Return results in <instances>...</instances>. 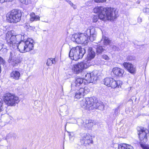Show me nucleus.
<instances>
[{
    "instance_id": "nucleus-1",
    "label": "nucleus",
    "mask_w": 149,
    "mask_h": 149,
    "mask_svg": "<svg viewBox=\"0 0 149 149\" xmlns=\"http://www.w3.org/2000/svg\"><path fill=\"white\" fill-rule=\"evenodd\" d=\"M26 37L21 34L15 35L13 32L8 31L5 35V40L11 49L16 48L21 53L29 52L34 48V42L30 38H24Z\"/></svg>"
},
{
    "instance_id": "nucleus-2",
    "label": "nucleus",
    "mask_w": 149,
    "mask_h": 149,
    "mask_svg": "<svg viewBox=\"0 0 149 149\" xmlns=\"http://www.w3.org/2000/svg\"><path fill=\"white\" fill-rule=\"evenodd\" d=\"M118 16V11L116 9L112 8H105L104 13L99 15V18L103 21L107 20L113 21Z\"/></svg>"
},
{
    "instance_id": "nucleus-3",
    "label": "nucleus",
    "mask_w": 149,
    "mask_h": 149,
    "mask_svg": "<svg viewBox=\"0 0 149 149\" xmlns=\"http://www.w3.org/2000/svg\"><path fill=\"white\" fill-rule=\"evenodd\" d=\"M85 54L84 48L77 46L72 48L70 51L69 56L70 58L75 61L82 58Z\"/></svg>"
},
{
    "instance_id": "nucleus-4",
    "label": "nucleus",
    "mask_w": 149,
    "mask_h": 149,
    "mask_svg": "<svg viewBox=\"0 0 149 149\" xmlns=\"http://www.w3.org/2000/svg\"><path fill=\"white\" fill-rule=\"evenodd\" d=\"M138 134L140 141V145L143 149H149V145L143 143H145L147 141V136L148 133V130L146 128H139L138 129Z\"/></svg>"
},
{
    "instance_id": "nucleus-5",
    "label": "nucleus",
    "mask_w": 149,
    "mask_h": 149,
    "mask_svg": "<svg viewBox=\"0 0 149 149\" xmlns=\"http://www.w3.org/2000/svg\"><path fill=\"white\" fill-rule=\"evenodd\" d=\"M3 100L6 104L11 106H15L19 101V98L17 96L9 93L4 95Z\"/></svg>"
},
{
    "instance_id": "nucleus-6",
    "label": "nucleus",
    "mask_w": 149,
    "mask_h": 149,
    "mask_svg": "<svg viewBox=\"0 0 149 149\" xmlns=\"http://www.w3.org/2000/svg\"><path fill=\"white\" fill-rule=\"evenodd\" d=\"M22 14L18 11L12 10L6 15L7 19L10 23H16L21 19Z\"/></svg>"
},
{
    "instance_id": "nucleus-7",
    "label": "nucleus",
    "mask_w": 149,
    "mask_h": 149,
    "mask_svg": "<svg viewBox=\"0 0 149 149\" xmlns=\"http://www.w3.org/2000/svg\"><path fill=\"white\" fill-rule=\"evenodd\" d=\"M85 34L82 33L74 34L71 36V40L77 43L86 45L88 42V36Z\"/></svg>"
},
{
    "instance_id": "nucleus-8",
    "label": "nucleus",
    "mask_w": 149,
    "mask_h": 149,
    "mask_svg": "<svg viewBox=\"0 0 149 149\" xmlns=\"http://www.w3.org/2000/svg\"><path fill=\"white\" fill-rule=\"evenodd\" d=\"M90 66L91 64L89 63H88L84 61L83 62L74 65L72 70L74 73L77 74Z\"/></svg>"
},
{
    "instance_id": "nucleus-9",
    "label": "nucleus",
    "mask_w": 149,
    "mask_h": 149,
    "mask_svg": "<svg viewBox=\"0 0 149 149\" xmlns=\"http://www.w3.org/2000/svg\"><path fill=\"white\" fill-rule=\"evenodd\" d=\"M98 71L94 70L90 73H87L85 75L84 83L88 84L90 83H95L97 79Z\"/></svg>"
},
{
    "instance_id": "nucleus-10",
    "label": "nucleus",
    "mask_w": 149,
    "mask_h": 149,
    "mask_svg": "<svg viewBox=\"0 0 149 149\" xmlns=\"http://www.w3.org/2000/svg\"><path fill=\"white\" fill-rule=\"evenodd\" d=\"M85 53L86 51H88V54L86 58L84 61L88 63H89L92 65L93 64L92 63L91 60L93 59L95 56V53L93 50L92 48L88 46H86L84 48Z\"/></svg>"
},
{
    "instance_id": "nucleus-11",
    "label": "nucleus",
    "mask_w": 149,
    "mask_h": 149,
    "mask_svg": "<svg viewBox=\"0 0 149 149\" xmlns=\"http://www.w3.org/2000/svg\"><path fill=\"white\" fill-rule=\"evenodd\" d=\"M78 125L81 127L87 128L88 129H91L94 125L93 121L91 120H82L79 119L76 121Z\"/></svg>"
},
{
    "instance_id": "nucleus-12",
    "label": "nucleus",
    "mask_w": 149,
    "mask_h": 149,
    "mask_svg": "<svg viewBox=\"0 0 149 149\" xmlns=\"http://www.w3.org/2000/svg\"><path fill=\"white\" fill-rule=\"evenodd\" d=\"M81 136L80 141L82 144L87 145L93 143L92 137L89 134H81Z\"/></svg>"
},
{
    "instance_id": "nucleus-13",
    "label": "nucleus",
    "mask_w": 149,
    "mask_h": 149,
    "mask_svg": "<svg viewBox=\"0 0 149 149\" xmlns=\"http://www.w3.org/2000/svg\"><path fill=\"white\" fill-rule=\"evenodd\" d=\"M85 33L88 36V37H89V40L91 41L92 42L95 40L96 37V33L94 28L92 27L89 29H87L85 31Z\"/></svg>"
},
{
    "instance_id": "nucleus-14",
    "label": "nucleus",
    "mask_w": 149,
    "mask_h": 149,
    "mask_svg": "<svg viewBox=\"0 0 149 149\" xmlns=\"http://www.w3.org/2000/svg\"><path fill=\"white\" fill-rule=\"evenodd\" d=\"M123 65L127 70L131 74H134L136 71V67L132 63H130L124 62Z\"/></svg>"
},
{
    "instance_id": "nucleus-15",
    "label": "nucleus",
    "mask_w": 149,
    "mask_h": 149,
    "mask_svg": "<svg viewBox=\"0 0 149 149\" xmlns=\"http://www.w3.org/2000/svg\"><path fill=\"white\" fill-rule=\"evenodd\" d=\"M84 79L81 78H76L75 82L71 85V90H74L77 89L84 82Z\"/></svg>"
},
{
    "instance_id": "nucleus-16",
    "label": "nucleus",
    "mask_w": 149,
    "mask_h": 149,
    "mask_svg": "<svg viewBox=\"0 0 149 149\" xmlns=\"http://www.w3.org/2000/svg\"><path fill=\"white\" fill-rule=\"evenodd\" d=\"M86 88H87L86 87L84 88H81L79 90L77 91L75 93V97L79 99L84 96L85 94H87L89 90L87 91L86 89Z\"/></svg>"
},
{
    "instance_id": "nucleus-17",
    "label": "nucleus",
    "mask_w": 149,
    "mask_h": 149,
    "mask_svg": "<svg viewBox=\"0 0 149 149\" xmlns=\"http://www.w3.org/2000/svg\"><path fill=\"white\" fill-rule=\"evenodd\" d=\"M112 71L115 75L118 77H122L124 72V70L118 67L113 68Z\"/></svg>"
},
{
    "instance_id": "nucleus-18",
    "label": "nucleus",
    "mask_w": 149,
    "mask_h": 149,
    "mask_svg": "<svg viewBox=\"0 0 149 149\" xmlns=\"http://www.w3.org/2000/svg\"><path fill=\"white\" fill-rule=\"evenodd\" d=\"M10 77L13 79L18 80L20 77V74L19 71L14 70L10 73Z\"/></svg>"
},
{
    "instance_id": "nucleus-19",
    "label": "nucleus",
    "mask_w": 149,
    "mask_h": 149,
    "mask_svg": "<svg viewBox=\"0 0 149 149\" xmlns=\"http://www.w3.org/2000/svg\"><path fill=\"white\" fill-rule=\"evenodd\" d=\"M92 99H89L88 97L86 98H84L81 101H80V104L81 107L85 109H87L88 107L87 103L86 102L92 101Z\"/></svg>"
},
{
    "instance_id": "nucleus-20",
    "label": "nucleus",
    "mask_w": 149,
    "mask_h": 149,
    "mask_svg": "<svg viewBox=\"0 0 149 149\" xmlns=\"http://www.w3.org/2000/svg\"><path fill=\"white\" fill-rule=\"evenodd\" d=\"M105 8H103L102 6L96 7L93 9V12L95 13H99L98 17L99 18V15L100 14L104 13Z\"/></svg>"
},
{
    "instance_id": "nucleus-21",
    "label": "nucleus",
    "mask_w": 149,
    "mask_h": 149,
    "mask_svg": "<svg viewBox=\"0 0 149 149\" xmlns=\"http://www.w3.org/2000/svg\"><path fill=\"white\" fill-rule=\"evenodd\" d=\"M111 82H112V83L111 87L113 88H115L117 87L119 88L120 86H121V85L122 84V82L121 81H116L113 78Z\"/></svg>"
},
{
    "instance_id": "nucleus-22",
    "label": "nucleus",
    "mask_w": 149,
    "mask_h": 149,
    "mask_svg": "<svg viewBox=\"0 0 149 149\" xmlns=\"http://www.w3.org/2000/svg\"><path fill=\"white\" fill-rule=\"evenodd\" d=\"M30 20L31 22L36 21L40 20V17L38 15H36L34 13H31L30 15Z\"/></svg>"
},
{
    "instance_id": "nucleus-23",
    "label": "nucleus",
    "mask_w": 149,
    "mask_h": 149,
    "mask_svg": "<svg viewBox=\"0 0 149 149\" xmlns=\"http://www.w3.org/2000/svg\"><path fill=\"white\" fill-rule=\"evenodd\" d=\"M118 149H133V148L130 145L123 143L118 145Z\"/></svg>"
},
{
    "instance_id": "nucleus-24",
    "label": "nucleus",
    "mask_w": 149,
    "mask_h": 149,
    "mask_svg": "<svg viewBox=\"0 0 149 149\" xmlns=\"http://www.w3.org/2000/svg\"><path fill=\"white\" fill-rule=\"evenodd\" d=\"M88 98L92 99V101L88 102H86V103L87 104L88 107H87V109H89V110H91L93 109V104H94V99L95 98H93V97H88Z\"/></svg>"
},
{
    "instance_id": "nucleus-25",
    "label": "nucleus",
    "mask_w": 149,
    "mask_h": 149,
    "mask_svg": "<svg viewBox=\"0 0 149 149\" xmlns=\"http://www.w3.org/2000/svg\"><path fill=\"white\" fill-rule=\"evenodd\" d=\"M96 48V52L97 54H101L104 51L106 50L104 46H100V45H97Z\"/></svg>"
},
{
    "instance_id": "nucleus-26",
    "label": "nucleus",
    "mask_w": 149,
    "mask_h": 149,
    "mask_svg": "<svg viewBox=\"0 0 149 149\" xmlns=\"http://www.w3.org/2000/svg\"><path fill=\"white\" fill-rule=\"evenodd\" d=\"M103 41L104 45L105 46L110 45L111 42L109 38L104 36H102V39L101 40V41Z\"/></svg>"
},
{
    "instance_id": "nucleus-27",
    "label": "nucleus",
    "mask_w": 149,
    "mask_h": 149,
    "mask_svg": "<svg viewBox=\"0 0 149 149\" xmlns=\"http://www.w3.org/2000/svg\"><path fill=\"white\" fill-rule=\"evenodd\" d=\"M15 53L13 51H11L10 52L8 62L9 63H11L12 61L14 60V58H15Z\"/></svg>"
},
{
    "instance_id": "nucleus-28",
    "label": "nucleus",
    "mask_w": 149,
    "mask_h": 149,
    "mask_svg": "<svg viewBox=\"0 0 149 149\" xmlns=\"http://www.w3.org/2000/svg\"><path fill=\"white\" fill-rule=\"evenodd\" d=\"M56 63V61L54 58H51L47 60L46 64L48 66H50L53 64H55Z\"/></svg>"
},
{
    "instance_id": "nucleus-29",
    "label": "nucleus",
    "mask_w": 149,
    "mask_h": 149,
    "mask_svg": "<svg viewBox=\"0 0 149 149\" xmlns=\"http://www.w3.org/2000/svg\"><path fill=\"white\" fill-rule=\"evenodd\" d=\"M112 79V78H105L104 81V84L108 86L109 85H110V82H111Z\"/></svg>"
},
{
    "instance_id": "nucleus-30",
    "label": "nucleus",
    "mask_w": 149,
    "mask_h": 149,
    "mask_svg": "<svg viewBox=\"0 0 149 149\" xmlns=\"http://www.w3.org/2000/svg\"><path fill=\"white\" fill-rule=\"evenodd\" d=\"M102 102L99 101L97 102H96L95 101L94 102V104H93V109L95 108V109H97L98 108L99 106L101 104V103H102Z\"/></svg>"
},
{
    "instance_id": "nucleus-31",
    "label": "nucleus",
    "mask_w": 149,
    "mask_h": 149,
    "mask_svg": "<svg viewBox=\"0 0 149 149\" xmlns=\"http://www.w3.org/2000/svg\"><path fill=\"white\" fill-rule=\"evenodd\" d=\"M21 3L26 5L30 4L31 2V0H19Z\"/></svg>"
},
{
    "instance_id": "nucleus-32",
    "label": "nucleus",
    "mask_w": 149,
    "mask_h": 149,
    "mask_svg": "<svg viewBox=\"0 0 149 149\" xmlns=\"http://www.w3.org/2000/svg\"><path fill=\"white\" fill-rule=\"evenodd\" d=\"M5 63V61L1 57H0V73L1 72V64L4 65Z\"/></svg>"
},
{
    "instance_id": "nucleus-33",
    "label": "nucleus",
    "mask_w": 149,
    "mask_h": 149,
    "mask_svg": "<svg viewBox=\"0 0 149 149\" xmlns=\"http://www.w3.org/2000/svg\"><path fill=\"white\" fill-rule=\"evenodd\" d=\"M3 102L2 100L0 99V112L3 110Z\"/></svg>"
},
{
    "instance_id": "nucleus-34",
    "label": "nucleus",
    "mask_w": 149,
    "mask_h": 149,
    "mask_svg": "<svg viewBox=\"0 0 149 149\" xmlns=\"http://www.w3.org/2000/svg\"><path fill=\"white\" fill-rule=\"evenodd\" d=\"M18 63V62L17 61H15L14 60L12 61V62L11 63H10L11 65H12L13 66H15L17 65V63Z\"/></svg>"
},
{
    "instance_id": "nucleus-35",
    "label": "nucleus",
    "mask_w": 149,
    "mask_h": 149,
    "mask_svg": "<svg viewBox=\"0 0 149 149\" xmlns=\"http://www.w3.org/2000/svg\"><path fill=\"white\" fill-rule=\"evenodd\" d=\"M99 18H100L98 17V16L95 15L93 18V22H96L97 21L98 19Z\"/></svg>"
},
{
    "instance_id": "nucleus-36",
    "label": "nucleus",
    "mask_w": 149,
    "mask_h": 149,
    "mask_svg": "<svg viewBox=\"0 0 149 149\" xmlns=\"http://www.w3.org/2000/svg\"><path fill=\"white\" fill-rule=\"evenodd\" d=\"M104 108V106L102 102L101 103V104L99 106L98 108H97L100 110H103Z\"/></svg>"
},
{
    "instance_id": "nucleus-37",
    "label": "nucleus",
    "mask_w": 149,
    "mask_h": 149,
    "mask_svg": "<svg viewBox=\"0 0 149 149\" xmlns=\"http://www.w3.org/2000/svg\"><path fill=\"white\" fill-rule=\"evenodd\" d=\"M143 12L149 15V8H145L143 9Z\"/></svg>"
},
{
    "instance_id": "nucleus-38",
    "label": "nucleus",
    "mask_w": 149,
    "mask_h": 149,
    "mask_svg": "<svg viewBox=\"0 0 149 149\" xmlns=\"http://www.w3.org/2000/svg\"><path fill=\"white\" fill-rule=\"evenodd\" d=\"M102 58L107 61H109V57L106 55H102Z\"/></svg>"
},
{
    "instance_id": "nucleus-39",
    "label": "nucleus",
    "mask_w": 149,
    "mask_h": 149,
    "mask_svg": "<svg viewBox=\"0 0 149 149\" xmlns=\"http://www.w3.org/2000/svg\"><path fill=\"white\" fill-rule=\"evenodd\" d=\"M14 135V134L12 133H10L8 134L6 136V139H10V138L12 137Z\"/></svg>"
},
{
    "instance_id": "nucleus-40",
    "label": "nucleus",
    "mask_w": 149,
    "mask_h": 149,
    "mask_svg": "<svg viewBox=\"0 0 149 149\" xmlns=\"http://www.w3.org/2000/svg\"><path fill=\"white\" fill-rule=\"evenodd\" d=\"M107 0H94V1L97 3H104L106 2Z\"/></svg>"
},
{
    "instance_id": "nucleus-41",
    "label": "nucleus",
    "mask_w": 149,
    "mask_h": 149,
    "mask_svg": "<svg viewBox=\"0 0 149 149\" xmlns=\"http://www.w3.org/2000/svg\"><path fill=\"white\" fill-rule=\"evenodd\" d=\"M119 112V107H118L114 109V113L116 114H118Z\"/></svg>"
},
{
    "instance_id": "nucleus-42",
    "label": "nucleus",
    "mask_w": 149,
    "mask_h": 149,
    "mask_svg": "<svg viewBox=\"0 0 149 149\" xmlns=\"http://www.w3.org/2000/svg\"><path fill=\"white\" fill-rule=\"evenodd\" d=\"M14 0H0V3H3L5 2H11Z\"/></svg>"
},
{
    "instance_id": "nucleus-43",
    "label": "nucleus",
    "mask_w": 149,
    "mask_h": 149,
    "mask_svg": "<svg viewBox=\"0 0 149 149\" xmlns=\"http://www.w3.org/2000/svg\"><path fill=\"white\" fill-rule=\"evenodd\" d=\"M127 59L129 60H132L135 59V57L134 56H130L127 57Z\"/></svg>"
},
{
    "instance_id": "nucleus-44",
    "label": "nucleus",
    "mask_w": 149,
    "mask_h": 149,
    "mask_svg": "<svg viewBox=\"0 0 149 149\" xmlns=\"http://www.w3.org/2000/svg\"><path fill=\"white\" fill-rule=\"evenodd\" d=\"M113 50H118V48L116 46H113Z\"/></svg>"
},
{
    "instance_id": "nucleus-45",
    "label": "nucleus",
    "mask_w": 149,
    "mask_h": 149,
    "mask_svg": "<svg viewBox=\"0 0 149 149\" xmlns=\"http://www.w3.org/2000/svg\"><path fill=\"white\" fill-rule=\"evenodd\" d=\"M138 21L139 22H142L141 18L140 17H139L138 18Z\"/></svg>"
},
{
    "instance_id": "nucleus-46",
    "label": "nucleus",
    "mask_w": 149,
    "mask_h": 149,
    "mask_svg": "<svg viewBox=\"0 0 149 149\" xmlns=\"http://www.w3.org/2000/svg\"><path fill=\"white\" fill-rule=\"evenodd\" d=\"M72 7L74 9H75L77 8V6L75 5H74V4Z\"/></svg>"
},
{
    "instance_id": "nucleus-47",
    "label": "nucleus",
    "mask_w": 149,
    "mask_h": 149,
    "mask_svg": "<svg viewBox=\"0 0 149 149\" xmlns=\"http://www.w3.org/2000/svg\"><path fill=\"white\" fill-rule=\"evenodd\" d=\"M69 4L71 6H72L74 4L71 1V2Z\"/></svg>"
},
{
    "instance_id": "nucleus-48",
    "label": "nucleus",
    "mask_w": 149,
    "mask_h": 149,
    "mask_svg": "<svg viewBox=\"0 0 149 149\" xmlns=\"http://www.w3.org/2000/svg\"><path fill=\"white\" fill-rule=\"evenodd\" d=\"M65 1L68 2L69 4L71 2V1L69 0H66Z\"/></svg>"
},
{
    "instance_id": "nucleus-49",
    "label": "nucleus",
    "mask_w": 149,
    "mask_h": 149,
    "mask_svg": "<svg viewBox=\"0 0 149 149\" xmlns=\"http://www.w3.org/2000/svg\"><path fill=\"white\" fill-rule=\"evenodd\" d=\"M112 83V82H110V85H109L108 87H111Z\"/></svg>"
},
{
    "instance_id": "nucleus-50",
    "label": "nucleus",
    "mask_w": 149,
    "mask_h": 149,
    "mask_svg": "<svg viewBox=\"0 0 149 149\" xmlns=\"http://www.w3.org/2000/svg\"><path fill=\"white\" fill-rule=\"evenodd\" d=\"M130 101H132V99H130Z\"/></svg>"
},
{
    "instance_id": "nucleus-51",
    "label": "nucleus",
    "mask_w": 149,
    "mask_h": 149,
    "mask_svg": "<svg viewBox=\"0 0 149 149\" xmlns=\"http://www.w3.org/2000/svg\"><path fill=\"white\" fill-rule=\"evenodd\" d=\"M69 135L70 136H72L71 134H69Z\"/></svg>"
},
{
    "instance_id": "nucleus-52",
    "label": "nucleus",
    "mask_w": 149,
    "mask_h": 149,
    "mask_svg": "<svg viewBox=\"0 0 149 149\" xmlns=\"http://www.w3.org/2000/svg\"><path fill=\"white\" fill-rule=\"evenodd\" d=\"M1 8L0 7V10L1 9Z\"/></svg>"
}]
</instances>
